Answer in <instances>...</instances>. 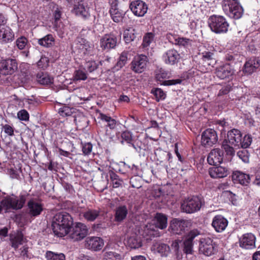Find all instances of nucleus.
Returning a JSON list of instances; mask_svg holds the SVG:
<instances>
[{"instance_id":"f257e3e1","label":"nucleus","mask_w":260,"mask_h":260,"mask_svg":"<svg viewBox=\"0 0 260 260\" xmlns=\"http://www.w3.org/2000/svg\"><path fill=\"white\" fill-rule=\"evenodd\" d=\"M73 225V219L67 212L56 213L53 218L52 230L58 237H62L68 234L69 230Z\"/></svg>"},{"instance_id":"f03ea898","label":"nucleus","mask_w":260,"mask_h":260,"mask_svg":"<svg viewBox=\"0 0 260 260\" xmlns=\"http://www.w3.org/2000/svg\"><path fill=\"white\" fill-rule=\"evenodd\" d=\"M222 9L229 17L234 19L240 18L243 14V9L236 0H223Z\"/></svg>"},{"instance_id":"7ed1b4c3","label":"nucleus","mask_w":260,"mask_h":260,"mask_svg":"<svg viewBox=\"0 0 260 260\" xmlns=\"http://www.w3.org/2000/svg\"><path fill=\"white\" fill-rule=\"evenodd\" d=\"M201 233L197 229H193L184 235L181 241V249L183 253L186 254H192L193 252V240Z\"/></svg>"},{"instance_id":"20e7f679","label":"nucleus","mask_w":260,"mask_h":260,"mask_svg":"<svg viewBox=\"0 0 260 260\" xmlns=\"http://www.w3.org/2000/svg\"><path fill=\"white\" fill-rule=\"evenodd\" d=\"M25 202L24 196H20L19 198L7 197L2 200L0 204V212L2 209L6 210L10 209H20L23 206Z\"/></svg>"},{"instance_id":"39448f33","label":"nucleus","mask_w":260,"mask_h":260,"mask_svg":"<svg viewBox=\"0 0 260 260\" xmlns=\"http://www.w3.org/2000/svg\"><path fill=\"white\" fill-rule=\"evenodd\" d=\"M203 205L202 199L193 196L185 199L181 204V210L186 213H193L199 211Z\"/></svg>"},{"instance_id":"423d86ee","label":"nucleus","mask_w":260,"mask_h":260,"mask_svg":"<svg viewBox=\"0 0 260 260\" xmlns=\"http://www.w3.org/2000/svg\"><path fill=\"white\" fill-rule=\"evenodd\" d=\"M89 229L87 226L81 222H77L69 230V236L73 241L83 240L88 234Z\"/></svg>"},{"instance_id":"0eeeda50","label":"nucleus","mask_w":260,"mask_h":260,"mask_svg":"<svg viewBox=\"0 0 260 260\" xmlns=\"http://www.w3.org/2000/svg\"><path fill=\"white\" fill-rule=\"evenodd\" d=\"M209 25L212 31L217 34L226 32L229 26L223 16L216 15H213L210 17Z\"/></svg>"},{"instance_id":"6e6552de","label":"nucleus","mask_w":260,"mask_h":260,"mask_svg":"<svg viewBox=\"0 0 260 260\" xmlns=\"http://www.w3.org/2000/svg\"><path fill=\"white\" fill-rule=\"evenodd\" d=\"M199 251L206 256H211L216 253L217 246L212 238L207 237L200 238Z\"/></svg>"},{"instance_id":"1a4fd4ad","label":"nucleus","mask_w":260,"mask_h":260,"mask_svg":"<svg viewBox=\"0 0 260 260\" xmlns=\"http://www.w3.org/2000/svg\"><path fill=\"white\" fill-rule=\"evenodd\" d=\"M191 226V222L188 220L174 218L170 222L169 229L174 234H181Z\"/></svg>"},{"instance_id":"9d476101","label":"nucleus","mask_w":260,"mask_h":260,"mask_svg":"<svg viewBox=\"0 0 260 260\" xmlns=\"http://www.w3.org/2000/svg\"><path fill=\"white\" fill-rule=\"evenodd\" d=\"M218 139L217 132L214 129L208 128L202 134L201 144L205 147H210L217 142Z\"/></svg>"},{"instance_id":"9b49d317","label":"nucleus","mask_w":260,"mask_h":260,"mask_svg":"<svg viewBox=\"0 0 260 260\" xmlns=\"http://www.w3.org/2000/svg\"><path fill=\"white\" fill-rule=\"evenodd\" d=\"M147 62V57L145 55L135 56L131 63V69L135 73H141L145 69Z\"/></svg>"},{"instance_id":"f8f14e48","label":"nucleus","mask_w":260,"mask_h":260,"mask_svg":"<svg viewBox=\"0 0 260 260\" xmlns=\"http://www.w3.org/2000/svg\"><path fill=\"white\" fill-rule=\"evenodd\" d=\"M17 69V63L15 59H8L0 62V74L12 75Z\"/></svg>"},{"instance_id":"ddd939ff","label":"nucleus","mask_w":260,"mask_h":260,"mask_svg":"<svg viewBox=\"0 0 260 260\" xmlns=\"http://www.w3.org/2000/svg\"><path fill=\"white\" fill-rule=\"evenodd\" d=\"M129 7L133 13L138 17L144 16L148 10L147 4L141 0L132 1L130 3Z\"/></svg>"},{"instance_id":"4468645a","label":"nucleus","mask_w":260,"mask_h":260,"mask_svg":"<svg viewBox=\"0 0 260 260\" xmlns=\"http://www.w3.org/2000/svg\"><path fill=\"white\" fill-rule=\"evenodd\" d=\"M242 137L241 132L239 129L233 128L228 131L224 141H226L232 146L239 148Z\"/></svg>"},{"instance_id":"2eb2a0df","label":"nucleus","mask_w":260,"mask_h":260,"mask_svg":"<svg viewBox=\"0 0 260 260\" xmlns=\"http://www.w3.org/2000/svg\"><path fill=\"white\" fill-rule=\"evenodd\" d=\"M117 41V38L114 35L112 34L105 35L100 39V47L103 50H109L116 46Z\"/></svg>"},{"instance_id":"dca6fc26","label":"nucleus","mask_w":260,"mask_h":260,"mask_svg":"<svg viewBox=\"0 0 260 260\" xmlns=\"http://www.w3.org/2000/svg\"><path fill=\"white\" fill-rule=\"evenodd\" d=\"M84 243L86 248L93 251H99L104 246L103 240L98 237H87Z\"/></svg>"},{"instance_id":"f3484780","label":"nucleus","mask_w":260,"mask_h":260,"mask_svg":"<svg viewBox=\"0 0 260 260\" xmlns=\"http://www.w3.org/2000/svg\"><path fill=\"white\" fill-rule=\"evenodd\" d=\"M89 10V8L85 0H82V2L75 4L73 10L76 15L80 16L84 19H88L90 17Z\"/></svg>"},{"instance_id":"a211bd4d","label":"nucleus","mask_w":260,"mask_h":260,"mask_svg":"<svg viewBox=\"0 0 260 260\" xmlns=\"http://www.w3.org/2000/svg\"><path fill=\"white\" fill-rule=\"evenodd\" d=\"M223 158V151L219 148H215L212 150L209 153L207 157V161L210 165L217 166L222 162Z\"/></svg>"},{"instance_id":"6ab92c4d","label":"nucleus","mask_w":260,"mask_h":260,"mask_svg":"<svg viewBox=\"0 0 260 260\" xmlns=\"http://www.w3.org/2000/svg\"><path fill=\"white\" fill-rule=\"evenodd\" d=\"M239 246L245 249H252L255 247V237L251 233L243 235L239 239Z\"/></svg>"},{"instance_id":"aec40b11","label":"nucleus","mask_w":260,"mask_h":260,"mask_svg":"<svg viewBox=\"0 0 260 260\" xmlns=\"http://www.w3.org/2000/svg\"><path fill=\"white\" fill-rule=\"evenodd\" d=\"M162 59L166 64L174 65L179 62L180 55L176 50L171 49L164 53Z\"/></svg>"},{"instance_id":"412c9836","label":"nucleus","mask_w":260,"mask_h":260,"mask_svg":"<svg viewBox=\"0 0 260 260\" xmlns=\"http://www.w3.org/2000/svg\"><path fill=\"white\" fill-rule=\"evenodd\" d=\"M234 74V71L229 63L220 66L216 69L215 74L221 79L229 77Z\"/></svg>"},{"instance_id":"4be33fe9","label":"nucleus","mask_w":260,"mask_h":260,"mask_svg":"<svg viewBox=\"0 0 260 260\" xmlns=\"http://www.w3.org/2000/svg\"><path fill=\"white\" fill-rule=\"evenodd\" d=\"M228 224L227 219L221 215L215 216L212 222V226L217 232H221L224 231Z\"/></svg>"},{"instance_id":"5701e85b","label":"nucleus","mask_w":260,"mask_h":260,"mask_svg":"<svg viewBox=\"0 0 260 260\" xmlns=\"http://www.w3.org/2000/svg\"><path fill=\"white\" fill-rule=\"evenodd\" d=\"M14 39V34L7 26L0 25V40L5 43L12 42Z\"/></svg>"},{"instance_id":"b1692460","label":"nucleus","mask_w":260,"mask_h":260,"mask_svg":"<svg viewBox=\"0 0 260 260\" xmlns=\"http://www.w3.org/2000/svg\"><path fill=\"white\" fill-rule=\"evenodd\" d=\"M114 212V221L118 223L122 222L126 218L128 214L127 208L124 205L117 207Z\"/></svg>"},{"instance_id":"393cba45","label":"nucleus","mask_w":260,"mask_h":260,"mask_svg":"<svg viewBox=\"0 0 260 260\" xmlns=\"http://www.w3.org/2000/svg\"><path fill=\"white\" fill-rule=\"evenodd\" d=\"M209 173L210 176L213 178H223L229 174L228 169L222 166L211 168L209 169Z\"/></svg>"},{"instance_id":"a878e982","label":"nucleus","mask_w":260,"mask_h":260,"mask_svg":"<svg viewBox=\"0 0 260 260\" xmlns=\"http://www.w3.org/2000/svg\"><path fill=\"white\" fill-rule=\"evenodd\" d=\"M28 212L31 216L40 215L43 210L42 205L34 200L29 201L27 203Z\"/></svg>"},{"instance_id":"bb28decb","label":"nucleus","mask_w":260,"mask_h":260,"mask_svg":"<svg viewBox=\"0 0 260 260\" xmlns=\"http://www.w3.org/2000/svg\"><path fill=\"white\" fill-rule=\"evenodd\" d=\"M232 178L233 180L238 181L240 184L243 185H247L249 183L250 180L249 175L240 171L234 172Z\"/></svg>"},{"instance_id":"cd10ccee","label":"nucleus","mask_w":260,"mask_h":260,"mask_svg":"<svg viewBox=\"0 0 260 260\" xmlns=\"http://www.w3.org/2000/svg\"><path fill=\"white\" fill-rule=\"evenodd\" d=\"M167 220L166 215L157 213L154 216V223L156 227L162 230L167 226Z\"/></svg>"},{"instance_id":"c85d7f7f","label":"nucleus","mask_w":260,"mask_h":260,"mask_svg":"<svg viewBox=\"0 0 260 260\" xmlns=\"http://www.w3.org/2000/svg\"><path fill=\"white\" fill-rule=\"evenodd\" d=\"M259 66V62L256 58L250 59L245 62L243 71L248 74H251Z\"/></svg>"},{"instance_id":"c756f323","label":"nucleus","mask_w":260,"mask_h":260,"mask_svg":"<svg viewBox=\"0 0 260 260\" xmlns=\"http://www.w3.org/2000/svg\"><path fill=\"white\" fill-rule=\"evenodd\" d=\"M137 30L133 27H128L123 31V40L128 44L134 41L138 35Z\"/></svg>"},{"instance_id":"7c9ffc66","label":"nucleus","mask_w":260,"mask_h":260,"mask_svg":"<svg viewBox=\"0 0 260 260\" xmlns=\"http://www.w3.org/2000/svg\"><path fill=\"white\" fill-rule=\"evenodd\" d=\"M55 39L51 34H48L43 38L38 40V43L44 47L49 48L54 44Z\"/></svg>"},{"instance_id":"2f4dec72","label":"nucleus","mask_w":260,"mask_h":260,"mask_svg":"<svg viewBox=\"0 0 260 260\" xmlns=\"http://www.w3.org/2000/svg\"><path fill=\"white\" fill-rule=\"evenodd\" d=\"M100 209H88L83 213V216L88 221H94L100 215Z\"/></svg>"},{"instance_id":"473e14b6","label":"nucleus","mask_w":260,"mask_h":260,"mask_svg":"<svg viewBox=\"0 0 260 260\" xmlns=\"http://www.w3.org/2000/svg\"><path fill=\"white\" fill-rule=\"evenodd\" d=\"M202 59L206 62L209 66L213 67L216 62V60L214 52L210 51H204L202 53Z\"/></svg>"},{"instance_id":"72a5a7b5","label":"nucleus","mask_w":260,"mask_h":260,"mask_svg":"<svg viewBox=\"0 0 260 260\" xmlns=\"http://www.w3.org/2000/svg\"><path fill=\"white\" fill-rule=\"evenodd\" d=\"M153 247L161 256H167L170 251L169 246L165 243H156L153 245Z\"/></svg>"},{"instance_id":"f704fd0d","label":"nucleus","mask_w":260,"mask_h":260,"mask_svg":"<svg viewBox=\"0 0 260 260\" xmlns=\"http://www.w3.org/2000/svg\"><path fill=\"white\" fill-rule=\"evenodd\" d=\"M127 244L131 248L136 249L142 246V243L140 239L136 235H134L127 240Z\"/></svg>"},{"instance_id":"c9c22d12","label":"nucleus","mask_w":260,"mask_h":260,"mask_svg":"<svg viewBox=\"0 0 260 260\" xmlns=\"http://www.w3.org/2000/svg\"><path fill=\"white\" fill-rule=\"evenodd\" d=\"M109 12L112 20L117 23L121 22L125 15V12L119 9L109 10Z\"/></svg>"},{"instance_id":"e433bc0d","label":"nucleus","mask_w":260,"mask_h":260,"mask_svg":"<svg viewBox=\"0 0 260 260\" xmlns=\"http://www.w3.org/2000/svg\"><path fill=\"white\" fill-rule=\"evenodd\" d=\"M37 81L42 85H48L52 83V79L46 73L39 72L37 75Z\"/></svg>"},{"instance_id":"4c0bfd02","label":"nucleus","mask_w":260,"mask_h":260,"mask_svg":"<svg viewBox=\"0 0 260 260\" xmlns=\"http://www.w3.org/2000/svg\"><path fill=\"white\" fill-rule=\"evenodd\" d=\"M74 121L77 127L79 129H84L87 127L89 120L87 118L83 116H78L74 119Z\"/></svg>"},{"instance_id":"58836bf2","label":"nucleus","mask_w":260,"mask_h":260,"mask_svg":"<svg viewBox=\"0 0 260 260\" xmlns=\"http://www.w3.org/2000/svg\"><path fill=\"white\" fill-rule=\"evenodd\" d=\"M47 260H66L65 255L62 253H55L47 251L45 254Z\"/></svg>"},{"instance_id":"ea45409f","label":"nucleus","mask_w":260,"mask_h":260,"mask_svg":"<svg viewBox=\"0 0 260 260\" xmlns=\"http://www.w3.org/2000/svg\"><path fill=\"white\" fill-rule=\"evenodd\" d=\"M109 176L113 187L117 188L122 185V180L115 172L112 171H110Z\"/></svg>"},{"instance_id":"a19ab883","label":"nucleus","mask_w":260,"mask_h":260,"mask_svg":"<svg viewBox=\"0 0 260 260\" xmlns=\"http://www.w3.org/2000/svg\"><path fill=\"white\" fill-rule=\"evenodd\" d=\"M106 248L104 250L103 260H120L121 255L113 251H105Z\"/></svg>"},{"instance_id":"79ce46f5","label":"nucleus","mask_w":260,"mask_h":260,"mask_svg":"<svg viewBox=\"0 0 260 260\" xmlns=\"http://www.w3.org/2000/svg\"><path fill=\"white\" fill-rule=\"evenodd\" d=\"M222 148L224 149L227 155L233 156L235 155V151L233 146H232L226 141H223L221 145Z\"/></svg>"},{"instance_id":"37998d69","label":"nucleus","mask_w":260,"mask_h":260,"mask_svg":"<svg viewBox=\"0 0 260 260\" xmlns=\"http://www.w3.org/2000/svg\"><path fill=\"white\" fill-rule=\"evenodd\" d=\"M192 41L186 38H178L175 39L174 44L180 46L187 48L191 46Z\"/></svg>"},{"instance_id":"c03bdc74","label":"nucleus","mask_w":260,"mask_h":260,"mask_svg":"<svg viewBox=\"0 0 260 260\" xmlns=\"http://www.w3.org/2000/svg\"><path fill=\"white\" fill-rule=\"evenodd\" d=\"M75 109L68 106H63L58 110V113L62 117H67L72 115L75 112Z\"/></svg>"},{"instance_id":"a18cd8bd","label":"nucleus","mask_w":260,"mask_h":260,"mask_svg":"<svg viewBox=\"0 0 260 260\" xmlns=\"http://www.w3.org/2000/svg\"><path fill=\"white\" fill-rule=\"evenodd\" d=\"M181 241L180 240L173 241L171 245L172 248L175 252L177 257L182 255V250L181 249Z\"/></svg>"},{"instance_id":"49530a36","label":"nucleus","mask_w":260,"mask_h":260,"mask_svg":"<svg viewBox=\"0 0 260 260\" xmlns=\"http://www.w3.org/2000/svg\"><path fill=\"white\" fill-rule=\"evenodd\" d=\"M85 39L80 36L78 37L75 41L74 48L76 50H78L79 53H81L84 49Z\"/></svg>"},{"instance_id":"de8ad7c7","label":"nucleus","mask_w":260,"mask_h":260,"mask_svg":"<svg viewBox=\"0 0 260 260\" xmlns=\"http://www.w3.org/2000/svg\"><path fill=\"white\" fill-rule=\"evenodd\" d=\"M151 93L155 96V100L157 102H159L160 100H164L166 98L165 93L160 88H153L151 90Z\"/></svg>"},{"instance_id":"09e8293b","label":"nucleus","mask_w":260,"mask_h":260,"mask_svg":"<svg viewBox=\"0 0 260 260\" xmlns=\"http://www.w3.org/2000/svg\"><path fill=\"white\" fill-rule=\"evenodd\" d=\"M84 49L82 50L81 53L84 55H92L93 51V45L90 43L88 41L85 39Z\"/></svg>"},{"instance_id":"8fccbe9b","label":"nucleus","mask_w":260,"mask_h":260,"mask_svg":"<svg viewBox=\"0 0 260 260\" xmlns=\"http://www.w3.org/2000/svg\"><path fill=\"white\" fill-rule=\"evenodd\" d=\"M154 35L152 32L146 33L143 37L142 45L143 48L147 47L153 41Z\"/></svg>"},{"instance_id":"3c124183","label":"nucleus","mask_w":260,"mask_h":260,"mask_svg":"<svg viewBox=\"0 0 260 260\" xmlns=\"http://www.w3.org/2000/svg\"><path fill=\"white\" fill-rule=\"evenodd\" d=\"M127 52L123 51L121 53L116 65L118 68H121L126 64L127 61Z\"/></svg>"},{"instance_id":"603ef678","label":"nucleus","mask_w":260,"mask_h":260,"mask_svg":"<svg viewBox=\"0 0 260 260\" xmlns=\"http://www.w3.org/2000/svg\"><path fill=\"white\" fill-rule=\"evenodd\" d=\"M252 141V138L251 135H246L241 140L240 147L243 148H247L249 147Z\"/></svg>"},{"instance_id":"864d4df0","label":"nucleus","mask_w":260,"mask_h":260,"mask_svg":"<svg viewBox=\"0 0 260 260\" xmlns=\"http://www.w3.org/2000/svg\"><path fill=\"white\" fill-rule=\"evenodd\" d=\"M28 43V40L27 39L24 37H21L19 38H18L16 41V44L18 48L22 50L24 49V48L26 46H27Z\"/></svg>"},{"instance_id":"5fc2aeb1","label":"nucleus","mask_w":260,"mask_h":260,"mask_svg":"<svg viewBox=\"0 0 260 260\" xmlns=\"http://www.w3.org/2000/svg\"><path fill=\"white\" fill-rule=\"evenodd\" d=\"M121 137L122 139L121 143H123V141H125L128 144H132V145L135 148V145L131 143L132 141V135L131 133L128 131H124L121 134Z\"/></svg>"},{"instance_id":"6e6d98bb","label":"nucleus","mask_w":260,"mask_h":260,"mask_svg":"<svg viewBox=\"0 0 260 260\" xmlns=\"http://www.w3.org/2000/svg\"><path fill=\"white\" fill-rule=\"evenodd\" d=\"M6 6L5 5L0 4V25H4L7 23V19L5 16Z\"/></svg>"},{"instance_id":"4d7b16f0","label":"nucleus","mask_w":260,"mask_h":260,"mask_svg":"<svg viewBox=\"0 0 260 260\" xmlns=\"http://www.w3.org/2000/svg\"><path fill=\"white\" fill-rule=\"evenodd\" d=\"M98 67V64L95 61L90 60L87 61L85 64V68L89 72H92L95 70Z\"/></svg>"},{"instance_id":"13d9d810","label":"nucleus","mask_w":260,"mask_h":260,"mask_svg":"<svg viewBox=\"0 0 260 260\" xmlns=\"http://www.w3.org/2000/svg\"><path fill=\"white\" fill-rule=\"evenodd\" d=\"M237 155L244 162H247L249 161V154L246 150L239 151L237 152Z\"/></svg>"},{"instance_id":"bf43d9fd","label":"nucleus","mask_w":260,"mask_h":260,"mask_svg":"<svg viewBox=\"0 0 260 260\" xmlns=\"http://www.w3.org/2000/svg\"><path fill=\"white\" fill-rule=\"evenodd\" d=\"M74 77L76 80H85L87 79V75L85 72L81 70H77L74 73Z\"/></svg>"},{"instance_id":"052dcab7","label":"nucleus","mask_w":260,"mask_h":260,"mask_svg":"<svg viewBox=\"0 0 260 260\" xmlns=\"http://www.w3.org/2000/svg\"><path fill=\"white\" fill-rule=\"evenodd\" d=\"M17 117L23 121H28L29 115L27 111L25 110H21L17 113Z\"/></svg>"},{"instance_id":"680f3d73","label":"nucleus","mask_w":260,"mask_h":260,"mask_svg":"<svg viewBox=\"0 0 260 260\" xmlns=\"http://www.w3.org/2000/svg\"><path fill=\"white\" fill-rule=\"evenodd\" d=\"M22 237L20 236L15 237L11 240V246L16 249L19 245L22 244Z\"/></svg>"},{"instance_id":"e2e57ef3","label":"nucleus","mask_w":260,"mask_h":260,"mask_svg":"<svg viewBox=\"0 0 260 260\" xmlns=\"http://www.w3.org/2000/svg\"><path fill=\"white\" fill-rule=\"evenodd\" d=\"M49 63V59L48 57L42 56L40 60L38 61V66L41 68H46Z\"/></svg>"},{"instance_id":"0e129e2a","label":"nucleus","mask_w":260,"mask_h":260,"mask_svg":"<svg viewBox=\"0 0 260 260\" xmlns=\"http://www.w3.org/2000/svg\"><path fill=\"white\" fill-rule=\"evenodd\" d=\"M2 129L4 132L9 136H13L14 135V128L9 124H5L2 126Z\"/></svg>"},{"instance_id":"69168bd1","label":"nucleus","mask_w":260,"mask_h":260,"mask_svg":"<svg viewBox=\"0 0 260 260\" xmlns=\"http://www.w3.org/2000/svg\"><path fill=\"white\" fill-rule=\"evenodd\" d=\"M182 80L180 79H172V80H165V81H162V82L160 84L161 85H163L165 86H170V85L180 84L182 82Z\"/></svg>"},{"instance_id":"338daca9","label":"nucleus","mask_w":260,"mask_h":260,"mask_svg":"<svg viewBox=\"0 0 260 260\" xmlns=\"http://www.w3.org/2000/svg\"><path fill=\"white\" fill-rule=\"evenodd\" d=\"M92 149V146L91 143H86L83 145L82 147V151L85 155H88L90 153Z\"/></svg>"},{"instance_id":"774afa93","label":"nucleus","mask_w":260,"mask_h":260,"mask_svg":"<svg viewBox=\"0 0 260 260\" xmlns=\"http://www.w3.org/2000/svg\"><path fill=\"white\" fill-rule=\"evenodd\" d=\"M61 15V12L60 10L57 8L53 13V16L54 19V25H56L57 21L59 20Z\"/></svg>"}]
</instances>
